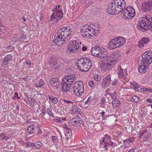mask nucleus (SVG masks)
<instances>
[{
  "label": "nucleus",
  "mask_w": 152,
  "mask_h": 152,
  "mask_svg": "<svg viewBox=\"0 0 152 152\" xmlns=\"http://www.w3.org/2000/svg\"><path fill=\"white\" fill-rule=\"evenodd\" d=\"M72 108L71 109L70 112L71 113H75L76 112V107L74 106L73 105V104H72Z\"/></svg>",
  "instance_id": "49530a36"
},
{
  "label": "nucleus",
  "mask_w": 152,
  "mask_h": 152,
  "mask_svg": "<svg viewBox=\"0 0 152 152\" xmlns=\"http://www.w3.org/2000/svg\"><path fill=\"white\" fill-rule=\"evenodd\" d=\"M45 84L44 80L42 79H40L38 82H35L34 85L37 87H42Z\"/></svg>",
  "instance_id": "a878e982"
},
{
  "label": "nucleus",
  "mask_w": 152,
  "mask_h": 152,
  "mask_svg": "<svg viewBox=\"0 0 152 152\" xmlns=\"http://www.w3.org/2000/svg\"><path fill=\"white\" fill-rule=\"evenodd\" d=\"M138 68L139 71L141 73H145L148 70L149 65L142 63Z\"/></svg>",
  "instance_id": "f3484780"
},
{
  "label": "nucleus",
  "mask_w": 152,
  "mask_h": 152,
  "mask_svg": "<svg viewBox=\"0 0 152 152\" xmlns=\"http://www.w3.org/2000/svg\"><path fill=\"white\" fill-rule=\"evenodd\" d=\"M117 83V80L116 79H114L112 82V85L114 86Z\"/></svg>",
  "instance_id": "6e6d98bb"
},
{
  "label": "nucleus",
  "mask_w": 152,
  "mask_h": 152,
  "mask_svg": "<svg viewBox=\"0 0 152 152\" xmlns=\"http://www.w3.org/2000/svg\"><path fill=\"white\" fill-rule=\"evenodd\" d=\"M53 14L50 21L57 22L62 17L63 10L60 5L56 6L53 10Z\"/></svg>",
  "instance_id": "423d86ee"
},
{
  "label": "nucleus",
  "mask_w": 152,
  "mask_h": 152,
  "mask_svg": "<svg viewBox=\"0 0 152 152\" xmlns=\"http://www.w3.org/2000/svg\"><path fill=\"white\" fill-rule=\"evenodd\" d=\"M142 9L144 10H146L148 9V8L146 5V4H145V2L142 3Z\"/></svg>",
  "instance_id": "8fccbe9b"
},
{
  "label": "nucleus",
  "mask_w": 152,
  "mask_h": 152,
  "mask_svg": "<svg viewBox=\"0 0 152 152\" xmlns=\"http://www.w3.org/2000/svg\"><path fill=\"white\" fill-rule=\"evenodd\" d=\"M91 98L92 97L91 96H90L88 98L87 100L85 102V103L86 104H87L89 102L91 99Z\"/></svg>",
  "instance_id": "13d9d810"
},
{
  "label": "nucleus",
  "mask_w": 152,
  "mask_h": 152,
  "mask_svg": "<svg viewBox=\"0 0 152 152\" xmlns=\"http://www.w3.org/2000/svg\"><path fill=\"white\" fill-rule=\"evenodd\" d=\"M142 63L150 65L152 62V52L148 51L144 53L142 55L141 60Z\"/></svg>",
  "instance_id": "9d476101"
},
{
  "label": "nucleus",
  "mask_w": 152,
  "mask_h": 152,
  "mask_svg": "<svg viewBox=\"0 0 152 152\" xmlns=\"http://www.w3.org/2000/svg\"><path fill=\"white\" fill-rule=\"evenodd\" d=\"M64 128V133L66 139H69L72 135V131L70 129L68 128L66 126Z\"/></svg>",
  "instance_id": "b1692460"
},
{
  "label": "nucleus",
  "mask_w": 152,
  "mask_h": 152,
  "mask_svg": "<svg viewBox=\"0 0 152 152\" xmlns=\"http://www.w3.org/2000/svg\"><path fill=\"white\" fill-rule=\"evenodd\" d=\"M118 55L115 53H114L112 54H109L108 58L107 59L109 60V63L112 64V66L116 64V62L118 61Z\"/></svg>",
  "instance_id": "2eb2a0df"
},
{
  "label": "nucleus",
  "mask_w": 152,
  "mask_h": 152,
  "mask_svg": "<svg viewBox=\"0 0 152 152\" xmlns=\"http://www.w3.org/2000/svg\"><path fill=\"white\" fill-rule=\"evenodd\" d=\"M145 3L146 4V5L148 7V9H149V8L150 7L152 6V4H151V1H148L147 2H145Z\"/></svg>",
  "instance_id": "864d4df0"
},
{
  "label": "nucleus",
  "mask_w": 152,
  "mask_h": 152,
  "mask_svg": "<svg viewBox=\"0 0 152 152\" xmlns=\"http://www.w3.org/2000/svg\"><path fill=\"white\" fill-rule=\"evenodd\" d=\"M94 79L96 81H99L101 79V77L98 75L96 74L94 76Z\"/></svg>",
  "instance_id": "de8ad7c7"
},
{
  "label": "nucleus",
  "mask_w": 152,
  "mask_h": 152,
  "mask_svg": "<svg viewBox=\"0 0 152 152\" xmlns=\"http://www.w3.org/2000/svg\"><path fill=\"white\" fill-rule=\"evenodd\" d=\"M146 101L147 102L149 103H151L152 102V101L151 99H146Z\"/></svg>",
  "instance_id": "0e129e2a"
},
{
  "label": "nucleus",
  "mask_w": 152,
  "mask_h": 152,
  "mask_svg": "<svg viewBox=\"0 0 152 152\" xmlns=\"http://www.w3.org/2000/svg\"><path fill=\"white\" fill-rule=\"evenodd\" d=\"M36 126L35 125H31L28 126L27 128V131L28 133L32 134L35 132Z\"/></svg>",
  "instance_id": "c85d7f7f"
},
{
  "label": "nucleus",
  "mask_w": 152,
  "mask_h": 152,
  "mask_svg": "<svg viewBox=\"0 0 152 152\" xmlns=\"http://www.w3.org/2000/svg\"><path fill=\"white\" fill-rule=\"evenodd\" d=\"M54 121L56 122H58L59 123H61L62 122V121L61 120V118H57L53 119Z\"/></svg>",
  "instance_id": "603ef678"
},
{
  "label": "nucleus",
  "mask_w": 152,
  "mask_h": 152,
  "mask_svg": "<svg viewBox=\"0 0 152 152\" xmlns=\"http://www.w3.org/2000/svg\"><path fill=\"white\" fill-rule=\"evenodd\" d=\"M103 51H104V49L102 48L101 53H100V55H99V56H98V57L100 58H101V55H102V54L103 53Z\"/></svg>",
  "instance_id": "e2e57ef3"
},
{
  "label": "nucleus",
  "mask_w": 152,
  "mask_h": 152,
  "mask_svg": "<svg viewBox=\"0 0 152 152\" xmlns=\"http://www.w3.org/2000/svg\"><path fill=\"white\" fill-rule=\"evenodd\" d=\"M100 48L101 47L97 45L92 48L91 50V54L94 56L97 55V54H98L97 53L98 52V50L100 49Z\"/></svg>",
  "instance_id": "393cba45"
},
{
  "label": "nucleus",
  "mask_w": 152,
  "mask_h": 152,
  "mask_svg": "<svg viewBox=\"0 0 152 152\" xmlns=\"http://www.w3.org/2000/svg\"><path fill=\"white\" fill-rule=\"evenodd\" d=\"M26 145L28 147H32L34 146V143L29 142Z\"/></svg>",
  "instance_id": "3c124183"
},
{
  "label": "nucleus",
  "mask_w": 152,
  "mask_h": 152,
  "mask_svg": "<svg viewBox=\"0 0 152 152\" xmlns=\"http://www.w3.org/2000/svg\"><path fill=\"white\" fill-rule=\"evenodd\" d=\"M111 81V75L110 74H108L102 79L101 84L102 87L105 88L109 86L110 85Z\"/></svg>",
  "instance_id": "ddd939ff"
},
{
  "label": "nucleus",
  "mask_w": 152,
  "mask_h": 152,
  "mask_svg": "<svg viewBox=\"0 0 152 152\" xmlns=\"http://www.w3.org/2000/svg\"><path fill=\"white\" fill-rule=\"evenodd\" d=\"M57 78L53 77L50 79L48 81V83L49 85L52 86V85H53V84H55V82H56Z\"/></svg>",
  "instance_id": "72a5a7b5"
},
{
  "label": "nucleus",
  "mask_w": 152,
  "mask_h": 152,
  "mask_svg": "<svg viewBox=\"0 0 152 152\" xmlns=\"http://www.w3.org/2000/svg\"><path fill=\"white\" fill-rule=\"evenodd\" d=\"M46 108L45 106H43L42 109L41 113L43 115H45L46 113Z\"/></svg>",
  "instance_id": "09e8293b"
},
{
  "label": "nucleus",
  "mask_w": 152,
  "mask_h": 152,
  "mask_svg": "<svg viewBox=\"0 0 152 152\" xmlns=\"http://www.w3.org/2000/svg\"><path fill=\"white\" fill-rule=\"evenodd\" d=\"M42 145V142L38 141L36 143H34V147L36 149H38L40 148Z\"/></svg>",
  "instance_id": "e433bc0d"
},
{
  "label": "nucleus",
  "mask_w": 152,
  "mask_h": 152,
  "mask_svg": "<svg viewBox=\"0 0 152 152\" xmlns=\"http://www.w3.org/2000/svg\"><path fill=\"white\" fill-rule=\"evenodd\" d=\"M68 50L72 53H75L78 51L80 46L78 42L75 41L70 42L68 44Z\"/></svg>",
  "instance_id": "f8f14e48"
},
{
  "label": "nucleus",
  "mask_w": 152,
  "mask_h": 152,
  "mask_svg": "<svg viewBox=\"0 0 152 152\" xmlns=\"http://www.w3.org/2000/svg\"><path fill=\"white\" fill-rule=\"evenodd\" d=\"M117 73L119 78H122L123 77L124 80H126L128 77L127 72L126 69L124 70L123 72V69L122 68L121 66H118Z\"/></svg>",
  "instance_id": "4468645a"
},
{
  "label": "nucleus",
  "mask_w": 152,
  "mask_h": 152,
  "mask_svg": "<svg viewBox=\"0 0 152 152\" xmlns=\"http://www.w3.org/2000/svg\"><path fill=\"white\" fill-rule=\"evenodd\" d=\"M48 96L49 99L50 101L52 103L56 104L58 102V100L54 96L48 95Z\"/></svg>",
  "instance_id": "cd10ccee"
},
{
  "label": "nucleus",
  "mask_w": 152,
  "mask_h": 152,
  "mask_svg": "<svg viewBox=\"0 0 152 152\" xmlns=\"http://www.w3.org/2000/svg\"><path fill=\"white\" fill-rule=\"evenodd\" d=\"M91 62L88 58L82 57L76 60L75 63L79 70L82 71L87 72L92 66Z\"/></svg>",
  "instance_id": "20e7f679"
},
{
  "label": "nucleus",
  "mask_w": 152,
  "mask_h": 152,
  "mask_svg": "<svg viewBox=\"0 0 152 152\" xmlns=\"http://www.w3.org/2000/svg\"><path fill=\"white\" fill-rule=\"evenodd\" d=\"M122 18L125 20L130 19L135 16L136 12L134 8L131 6H129L125 9H122Z\"/></svg>",
  "instance_id": "0eeeda50"
},
{
  "label": "nucleus",
  "mask_w": 152,
  "mask_h": 152,
  "mask_svg": "<svg viewBox=\"0 0 152 152\" xmlns=\"http://www.w3.org/2000/svg\"><path fill=\"white\" fill-rule=\"evenodd\" d=\"M0 138L2 140H8L10 139V137L6 136L4 134H0Z\"/></svg>",
  "instance_id": "c9c22d12"
},
{
  "label": "nucleus",
  "mask_w": 152,
  "mask_h": 152,
  "mask_svg": "<svg viewBox=\"0 0 152 152\" xmlns=\"http://www.w3.org/2000/svg\"><path fill=\"white\" fill-rule=\"evenodd\" d=\"M140 100L139 98L138 97H137L136 96H133L132 99L131 101L134 102H139Z\"/></svg>",
  "instance_id": "79ce46f5"
},
{
  "label": "nucleus",
  "mask_w": 152,
  "mask_h": 152,
  "mask_svg": "<svg viewBox=\"0 0 152 152\" xmlns=\"http://www.w3.org/2000/svg\"><path fill=\"white\" fill-rule=\"evenodd\" d=\"M62 91L63 93L66 95V97H69L72 94V92L69 91L71 85L67 83H64V81H62Z\"/></svg>",
  "instance_id": "9b49d317"
},
{
  "label": "nucleus",
  "mask_w": 152,
  "mask_h": 152,
  "mask_svg": "<svg viewBox=\"0 0 152 152\" xmlns=\"http://www.w3.org/2000/svg\"><path fill=\"white\" fill-rule=\"evenodd\" d=\"M142 20L145 21L148 24H149L152 22V18L151 15H145L141 19Z\"/></svg>",
  "instance_id": "4be33fe9"
},
{
  "label": "nucleus",
  "mask_w": 152,
  "mask_h": 152,
  "mask_svg": "<svg viewBox=\"0 0 152 152\" xmlns=\"http://www.w3.org/2000/svg\"><path fill=\"white\" fill-rule=\"evenodd\" d=\"M130 84L136 88H139L140 87V86L135 81L130 82Z\"/></svg>",
  "instance_id": "f704fd0d"
},
{
  "label": "nucleus",
  "mask_w": 152,
  "mask_h": 152,
  "mask_svg": "<svg viewBox=\"0 0 152 152\" xmlns=\"http://www.w3.org/2000/svg\"><path fill=\"white\" fill-rule=\"evenodd\" d=\"M77 118H73L71 120L70 122L71 125L73 126H80L83 124V121L82 120H77Z\"/></svg>",
  "instance_id": "6ab92c4d"
},
{
  "label": "nucleus",
  "mask_w": 152,
  "mask_h": 152,
  "mask_svg": "<svg viewBox=\"0 0 152 152\" xmlns=\"http://www.w3.org/2000/svg\"><path fill=\"white\" fill-rule=\"evenodd\" d=\"M102 48L101 47L100 48V49L98 50V52H97V53H98V54H97V55H95V56L97 57H98V56H99V55H100V53H101V50H102Z\"/></svg>",
  "instance_id": "680f3d73"
},
{
  "label": "nucleus",
  "mask_w": 152,
  "mask_h": 152,
  "mask_svg": "<svg viewBox=\"0 0 152 152\" xmlns=\"http://www.w3.org/2000/svg\"><path fill=\"white\" fill-rule=\"evenodd\" d=\"M150 40L148 38L144 37L138 43V46L140 48H142Z\"/></svg>",
  "instance_id": "412c9836"
},
{
  "label": "nucleus",
  "mask_w": 152,
  "mask_h": 152,
  "mask_svg": "<svg viewBox=\"0 0 152 152\" xmlns=\"http://www.w3.org/2000/svg\"><path fill=\"white\" fill-rule=\"evenodd\" d=\"M73 90L75 94L80 96L84 92L83 84L81 81L76 82L74 84Z\"/></svg>",
  "instance_id": "1a4fd4ad"
},
{
  "label": "nucleus",
  "mask_w": 152,
  "mask_h": 152,
  "mask_svg": "<svg viewBox=\"0 0 152 152\" xmlns=\"http://www.w3.org/2000/svg\"><path fill=\"white\" fill-rule=\"evenodd\" d=\"M73 30V27L70 26L64 27L61 28L55 36L54 42L58 44L59 42H64V39L68 37L69 38Z\"/></svg>",
  "instance_id": "f257e3e1"
},
{
  "label": "nucleus",
  "mask_w": 152,
  "mask_h": 152,
  "mask_svg": "<svg viewBox=\"0 0 152 152\" xmlns=\"http://www.w3.org/2000/svg\"><path fill=\"white\" fill-rule=\"evenodd\" d=\"M38 131L39 132L37 133V135H39L41 134L42 133V131L41 130H39Z\"/></svg>",
  "instance_id": "69168bd1"
},
{
  "label": "nucleus",
  "mask_w": 152,
  "mask_h": 152,
  "mask_svg": "<svg viewBox=\"0 0 152 152\" xmlns=\"http://www.w3.org/2000/svg\"><path fill=\"white\" fill-rule=\"evenodd\" d=\"M57 63L56 59L53 58H51L48 62L49 64L51 65H55Z\"/></svg>",
  "instance_id": "2f4dec72"
},
{
  "label": "nucleus",
  "mask_w": 152,
  "mask_h": 152,
  "mask_svg": "<svg viewBox=\"0 0 152 152\" xmlns=\"http://www.w3.org/2000/svg\"><path fill=\"white\" fill-rule=\"evenodd\" d=\"M113 66L112 64L109 62H107L106 64L104 62H102L101 64V68L102 72L106 71L107 69Z\"/></svg>",
  "instance_id": "a211bd4d"
},
{
  "label": "nucleus",
  "mask_w": 152,
  "mask_h": 152,
  "mask_svg": "<svg viewBox=\"0 0 152 152\" xmlns=\"http://www.w3.org/2000/svg\"><path fill=\"white\" fill-rule=\"evenodd\" d=\"M111 140L110 136L106 134L104 137H103L100 140V146L101 148H105V150H108V147L112 145L110 143Z\"/></svg>",
  "instance_id": "6e6552de"
},
{
  "label": "nucleus",
  "mask_w": 152,
  "mask_h": 152,
  "mask_svg": "<svg viewBox=\"0 0 152 152\" xmlns=\"http://www.w3.org/2000/svg\"><path fill=\"white\" fill-rule=\"evenodd\" d=\"M81 36L85 38H92L95 37L98 30L93 28L88 24H86L82 26L80 29Z\"/></svg>",
  "instance_id": "7ed1b4c3"
},
{
  "label": "nucleus",
  "mask_w": 152,
  "mask_h": 152,
  "mask_svg": "<svg viewBox=\"0 0 152 152\" xmlns=\"http://www.w3.org/2000/svg\"><path fill=\"white\" fill-rule=\"evenodd\" d=\"M148 24L145 23L141 20L139 21L138 25L137 26L138 29L142 32L145 31L149 27Z\"/></svg>",
  "instance_id": "dca6fc26"
},
{
  "label": "nucleus",
  "mask_w": 152,
  "mask_h": 152,
  "mask_svg": "<svg viewBox=\"0 0 152 152\" xmlns=\"http://www.w3.org/2000/svg\"><path fill=\"white\" fill-rule=\"evenodd\" d=\"M120 102L116 99L113 100L112 101V105L114 108L118 107L120 105Z\"/></svg>",
  "instance_id": "7c9ffc66"
},
{
  "label": "nucleus",
  "mask_w": 152,
  "mask_h": 152,
  "mask_svg": "<svg viewBox=\"0 0 152 152\" xmlns=\"http://www.w3.org/2000/svg\"><path fill=\"white\" fill-rule=\"evenodd\" d=\"M147 132H148L147 129H145V130H144L142 131L140 133V137H142V136H143V135L145 133H146Z\"/></svg>",
  "instance_id": "5fc2aeb1"
},
{
  "label": "nucleus",
  "mask_w": 152,
  "mask_h": 152,
  "mask_svg": "<svg viewBox=\"0 0 152 152\" xmlns=\"http://www.w3.org/2000/svg\"><path fill=\"white\" fill-rule=\"evenodd\" d=\"M102 48L101 47L100 48V49L98 50V52H97V53H98V54H97V55H95V56L97 57H98V56H99V55H100V53H101V50H102Z\"/></svg>",
  "instance_id": "052dcab7"
},
{
  "label": "nucleus",
  "mask_w": 152,
  "mask_h": 152,
  "mask_svg": "<svg viewBox=\"0 0 152 152\" xmlns=\"http://www.w3.org/2000/svg\"><path fill=\"white\" fill-rule=\"evenodd\" d=\"M52 108L51 107H48L47 109V113L50 116L53 117V113L52 112Z\"/></svg>",
  "instance_id": "ea45409f"
},
{
  "label": "nucleus",
  "mask_w": 152,
  "mask_h": 152,
  "mask_svg": "<svg viewBox=\"0 0 152 152\" xmlns=\"http://www.w3.org/2000/svg\"><path fill=\"white\" fill-rule=\"evenodd\" d=\"M26 38V36L24 34H23L18 39V40L19 41L24 40Z\"/></svg>",
  "instance_id": "a18cd8bd"
},
{
  "label": "nucleus",
  "mask_w": 152,
  "mask_h": 152,
  "mask_svg": "<svg viewBox=\"0 0 152 152\" xmlns=\"http://www.w3.org/2000/svg\"><path fill=\"white\" fill-rule=\"evenodd\" d=\"M63 101L64 102V104H65L66 105H67L68 104H73V102L72 101H71L69 100H68L66 99H64L63 100Z\"/></svg>",
  "instance_id": "37998d69"
},
{
  "label": "nucleus",
  "mask_w": 152,
  "mask_h": 152,
  "mask_svg": "<svg viewBox=\"0 0 152 152\" xmlns=\"http://www.w3.org/2000/svg\"><path fill=\"white\" fill-rule=\"evenodd\" d=\"M105 113L106 112H104V111H102L101 112L99 113L100 115L102 117V119L103 120H104L106 118L108 117L106 115H105Z\"/></svg>",
  "instance_id": "a19ab883"
},
{
  "label": "nucleus",
  "mask_w": 152,
  "mask_h": 152,
  "mask_svg": "<svg viewBox=\"0 0 152 152\" xmlns=\"http://www.w3.org/2000/svg\"><path fill=\"white\" fill-rule=\"evenodd\" d=\"M126 5L124 0H114L113 2L109 4L107 12L111 15L118 14L125 8Z\"/></svg>",
  "instance_id": "f03ea898"
},
{
  "label": "nucleus",
  "mask_w": 152,
  "mask_h": 152,
  "mask_svg": "<svg viewBox=\"0 0 152 152\" xmlns=\"http://www.w3.org/2000/svg\"><path fill=\"white\" fill-rule=\"evenodd\" d=\"M103 53L101 55V58H107L109 56V54H108L107 51L104 49V51H103Z\"/></svg>",
  "instance_id": "473e14b6"
},
{
  "label": "nucleus",
  "mask_w": 152,
  "mask_h": 152,
  "mask_svg": "<svg viewBox=\"0 0 152 152\" xmlns=\"http://www.w3.org/2000/svg\"><path fill=\"white\" fill-rule=\"evenodd\" d=\"M26 63L27 65H30L31 64V62L30 61H26Z\"/></svg>",
  "instance_id": "774afa93"
},
{
  "label": "nucleus",
  "mask_w": 152,
  "mask_h": 152,
  "mask_svg": "<svg viewBox=\"0 0 152 152\" xmlns=\"http://www.w3.org/2000/svg\"><path fill=\"white\" fill-rule=\"evenodd\" d=\"M88 85L91 87H92L93 86L94 84V82L92 80L89 81L88 83Z\"/></svg>",
  "instance_id": "4d7b16f0"
},
{
  "label": "nucleus",
  "mask_w": 152,
  "mask_h": 152,
  "mask_svg": "<svg viewBox=\"0 0 152 152\" xmlns=\"http://www.w3.org/2000/svg\"><path fill=\"white\" fill-rule=\"evenodd\" d=\"M56 81V82H55V84H53V85H52L51 86L54 90H57L59 87V84L60 83L59 80L57 78Z\"/></svg>",
  "instance_id": "c756f323"
},
{
  "label": "nucleus",
  "mask_w": 152,
  "mask_h": 152,
  "mask_svg": "<svg viewBox=\"0 0 152 152\" xmlns=\"http://www.w3.org/2000/svg\"><path fill=\"white\" fill-rule=\"evenodd\" d=\"M109 94L113 100L116 99L117 98L118 94L116 91L114 92L113 93H110Z\"/></svg>",
  "instance_id": "58836bf2"
},
{
  "label": "nucleus",
  "mask_w": 152,
  "mask_h": 152,
  "mask_svg": "<svg viewBox=\"0 0 152 152\" xmlns=\"http://www.w3.org/2000/svg\"><path fill=\"white\" fill-rule=\"evenodd\" d=\"M140 90L143 92H152V89L151 88H147L143 87L140 88Z\"/></svg>",
  "instance_id": "4c0bfd02"
},
{
  "label": "nucleus",
  "mask_w": 152,
  "mask_h": 152,
  "mask_svg": "<svg viewBox=\"0 0 152 152\" xmlns=\"http://www.w3.org/2000/svg\"><path fill=\"white\" fill-rule=\"evenodd\" d=\"M52 141L54 143H57L58 141V139L57 137L55 136H53L52 137Z\"/></svg>",
  "instance_id": "c03bdc74"
},
{
  "label": "nucleus",
  "mask_w": 152,
  "mask_h": 152,
  "mask_svg": "<svg viewBox=\"0 0 152 152\" xmlns=\"http://www.w3.org/2000/svg\"><path fill=\"white\" fill-rule=\"evenodd\" d=\"M126 42L124 38L121 37H115L112 39L108 44L109 49L113 50L124 45Z\"/></svg>",
  "instance_id": "39448f33"
},
{
  "label": "nucleus",
  "mask_w": 152,
  "mask_h": 152,
  "mask_svg": "<svg viewBox=\"0 0 152 152\" xmlns=\"http://www.w3.org/2000/svg\"><path fill=\"white\" fill-rule=\"evenodd\" d=\"M148 25L149 26L148 29H149V30H150L152 32V22Z\"/></svg>",
  "instance_id": "bf43d9fd"
},
{
  "label": "nucleus",
  "mask_w": 152,
  "mask_h": 152,
  "mask_svg": "<svg viewBox=\"0 0 152 152\" xmlns=\"http://www.w3.org/2000/svg\"><path fill=\"white\" fill-rule=\"evenodd\" d=\"M75 79V77L72 75H68L65 76L62 81L64 83H67L71 85Z\"/></svg>",
  "instance_id": "aec40b11"
},
{
  "label": "nucleus",
  "mask_w": 152,
  "mask_h": 152,
  "mask_svg": "<svg viewBox=\"0 0 152 152\" xmlns=\"http://www.w3.org/2000/svg\"><path fill=\"white\" fill-rule=\"evenodd\" d=\"M134 138L132 137L130 138L127 139L124 142V145L125 148H127L130 146L131 142H132L134 141Z\"/></svg>",
  "instance_id": "5701e85b"
},
{
  "label": "nucleus",
  "mask_w": 152,
  "mask_h": 152,
  "mask_svg": "<svg viewBox=\"0 0 152 152\" xmlns=\"http://www.w3.org/2000/svg\"><path fill=\"white\" fill-rule=\"evenodd\" d=\"M86 49H87V48L85 46H83L82 48V50L83 51H85L86 50Z\"/></svg>",
  "instance_id": "338daca9"
},
{
  "label": "nucleus",
  "mask_w": 152,
  "mask_h": 152,
  "mask_svg": "<svg viewBox=\"0 0 152 152\" xmlns=\"http://www.w3.org/2000/svg\"><path fill=\"white\" fill-rule=\"evenodd\" d=\"M12 57L10 55H7L4 58L3 64L4 65H7L8 62H10L12 60Z\"/></svg>",
  "instance_id": "bb28decb"
}]
</instances>
